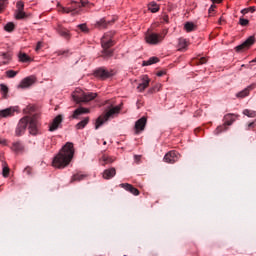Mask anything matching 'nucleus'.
<instances>
[{"instance_id":"10","label":"nucleus","mask_w":256,"mask_h":256,"mask_svg":"<svg viewBox=\"0 0 256 256\" xmlns=\"http://www.w3.org/2000/svg\"><path fill=\"white\" fill-rule=\"evenodd\" d=\"M36 82H37V78L35 76H28L20 82V84L18 85V88L27 89L31 87V85H34V83Z\"/></svg>"},{"instance_id":"8","label":"nucleus","mask_w":256,"mask_h":256,"mask_svg":"<svg viewBox=\"0 0 256 256\" xmlns=\"http://www.w3.org/2000/svg\"><path fill=\"white\" fill-rule=\"evenodd\" d=\"M255 44V37L254 36H250L246 39L245 42H243L242 44L238 45L235 47V51L237 53H241V51H244V49H249V47H251L252 45Z\"/></svg>"},{"instance_id":"58","label":"nucleus","mask_w":256,"mask_h":256,"mask_svg":"<svg viewBox=\"0 0 256 256\" xmlns=\"http://www.w3.org/2000/svg\"><path fill=\"white\" fill-rule=\"evenodd\" d=\"M8 63H9V60H6V61L0 62V65H8Z\"/></svg>"},{"instance_id":"52","label":"nucleus","mask_w":256,"mask_h":256,"mask_svg":"<svg viewBox=\"0 0 256 256\" xmlns=\"http://www.w3.org/2000/svg\"><path fill=\"white\" fill-rule=\"evenodd\" d=\"M251 12V13H255V11H256V8H255V6H251V7H249L248 8V12Z\"/></svg>"},{"instance_id":"63","label":"nucleus","mask_w":256,"mask_h":256,"mask_svg":"<svg viewBox=\"0 0 256 256\" xmlns=\"http://www.w3.org/2000/svg\"><path fill=\"white\" fill-rule=\"evenodd\" d=\"M124 256H127V255H124Z\"/></svg>"},{"instance_id":"24","label":"nucleus","mask_w":256,"mask_h":256,"mask_svg":"<svg viewBox=\"0 0 256 256\" xmlns=\"http://www.w3.org/2000/svg\"><path fill=\"white\" fill-rule=\"evenodd\" d=\"M35 111H37V106L29 104L28 106H26L23 109V113L25 115H33V113H35Z\"/></svg>"},{"instance_id":"33","label":"nucleus","mask_w":256,"mask_h":256,"mask_svg":"<svg viewBox=\"0 0 256 256\" xmlns=\"http://www.w3.org/2000/svg\"><path fill=\"white\" fill-rule=\"evenodd\" d=\"M15 19H17V20L27 19V13H25L24 10H16L15 11Z\"/></svg>"},{"instance_id":"6","label":"nucleus","mask_w":256,"mask_h":256,"mask_svg":"<svg viewBox=\"0 0 256 256\" xmlns=\"http://www.w3.org/2000/svg\"><path fill=\"white\" fill-rule=\"evenodd\" d=\"M163 39H165V36L157 33H151L145 37V41L148 45H159Z\"/></svg>"},{"instance_id":"54","label":"nucleus","mask_w":256,"mask_h":256,"mask_svg":"<svg viewBox=\"0 0 256 256\" xmlns=\"http://www.w3.org/2000/svg\"><path fill=\"white\" fill-rule=\"evenodd\" d=\"M41 47H42V43L38 42L36 45V51H39V49H41Z\"/></svg>"},{"instance_id":"50","label":"nucleus","mask_w":256,"mask_h":256,"mask_svg":"<svg viewBox=\"0 0 256 256\" xmlns=\"http://www.w3.org/2000/svg\"><path fill=\"white\" fill-rule=\"evenodd\" d=\"M134 161L139 163V161H141V155H134Z\"/></svg>"},{"instance_id":"20","label":"nucleus","mask_w":256,"mask_h":256,"mask_svg":"<svg viewBox=\"0 0 256 256\" xmlns=\"http://www.w3.org/2000/svg\"><path fill=\"white\" fill-rule=\"evenodd\" d=\"M115 175H117V170L115 168H109L104 170L103 172V179H113V177H115Z\"/></svg>"},{"instance_id":"48","label":"nucleus","mask_w":256,"mask_h":256,"mask_svg":"<svg viewBox=\"0 0 256 256\" xmlns=\"http://www.w3.org/2000/svg\"><path fill=\"white\" fill-rule=\"evenodd\" d=\"M205 63H207V58H205V57L200 58L199 64L200 65H205Z\"/></svg>"},{"instance_id":"60","label":"nucleus","mask_w":256,"mask_h":256,"mask_svg":"<svg viewBox=\"0 0 256 256\" xmlns=\"http://www.w3.org/2000/svg\"><path fill=\"white\" fill-rule=\"evenodd\" d=\"M221 21H222V18H220V19H219L218 23H220V24H221Z\"/></svg>"},{"instance_id":"46","label":"nucleus","mask_w":256,"mask_h":256,"mask_svg":"<svg viewBox=\"0 0 256 256\" xmlns=\"http://www.w3.org/2000/svg\"><path fill=\"white\" fill-rule=\"evenodd\" d=\"M81 5H78V7H87L89 5V0H81Z\"/></svg>"},{"instance_id":"55","label":"nucleus","mask_w":256,"mask_h":256,"mask_svg":"<svg viewBox=\"0 0 256 256\" xmlns=\"http://www.w3.org/2000/svg\"><path fill=\"white\" fill-rule=\"evenodd\" d=\"M251 127H255V122H250V123L248 124V128L251 129Z\"/></svg>"},{"instance_id":"49","label":"nucleus","mask_w":256,"mask_h":256,"mask_svg":"<svg viewBox=\"0 0 256 256\" xmlns=\"http://www.w3.org/2000/svg\"><path fill=\"white\" fill-rule=\"evenodd\" d=\"M217 6L215 5V4H212L211 6H210V8H209V10H208V13H213V11H215V8H216Z\"/></svg>"},{"instance_id":"9","label":"nucleus","mask_w":256,"mask_h":256,"mask_svg":"<svg viewBox=\"0 0 256 256\" xmlns=\"http://www.w3.org/2000/svg\"><path fill=\"white\" fill-rule=\"evenodd\" d=\"M61 123H63V115L59 114L49 124L48 131L51 133H53V131H57V129L61 128Z\"/></svg>"},{"instance_id":"5","label":"nucleus","mask_w":256,"mask_h":256,"mask_svg":"<svg viewBox=\"0 0 256 256\" xmlns=\"http://www.w3.org/2000/svg\"><path fill=\"white\" fill-rule=\"evenodd\" d=\"M29 125V116L22 117L15 130L16 137H21V135H25V131H27V127Z\"/></svg>"},{"instance_id":"36","label":"nucleus","mask_w":256,"mask_h":256,"mask_svg":"<svg viewBox=\"0 0 256 256\" xmlns=\"http://www.w3.org/2000/svg\"><path fill=\"white\" fill-rule=\"evenodd\" d=\"M5 31H7L8 33H11L13 31H15V24L13 22H8L5 27H4Z\"/></svg>"},{"instance_id":"19","label":"nucleus","mask_w":256,"mask_h":256,"mask_svg":"<svg viewBox=\"0 0 256 256\" xmlns=\"http://www.w3.org/2000/svg\"><path fill=\"white\" fill-rule=\"evenodd\" d=\"M149 81L150 80L148 75L143 76L142 83L137 86V89L140 91V93H143V91L149 87Z\"/></svg>"},{"instance_id":"16","label":"nucleus","mask_w":256,"mask_h":256,"mask_svg":"<svg viewBox=\"0 0 256 256\" xmlns=\"http://www.w3.org/2000/svg\"><path fill=\"white\" fill-rule=\"evenodd\" d=\"M87 113H90V110L85 107H79L76 110H74L72 119H79L80 115H87Z\"/></svg>"},{"instance_id":"39","label":"nucleus","mask_w":256,"mask_h":256,"mask_svg":"<svg viewBox=\"0 0 256 256\" xmlns=\"http://www.w3.org/2000/svg\"><path fill=\"white\" fill-rule=\"evenodd\" d=\"M83 179H85V175H83V174H74L72 176L71 183H73L75 181H83Z\"/></svg>"},{"instance_id":"32","label":"nucleus","mask_w":256,"mask_h":256,"mask_svg":"<svg viewBox=\"0 0 256 256\" xmlns=\"http://www.w3.org/2000/svg\"><path fill=\"white\" fill-rule=\"evenodd\" d=\"M183 49H187V40L185 38H179L178 51H183Z\"/></svg>"},{"instance_id":"14","label":"nucleus","mask_w":256,"mask_h":256,"mask_svg":"<svg viewBox=\"0 0 256 256\" xmlns=\"http://www.w3.org/2000/svg\"><path fill=\"white\" fill-rule=\"evenodd\" d=\"M147 125V117L143 116L135 122V131L139 133L140 131H145V127Z\"/></svg>"},{"instance_id":"26","label":"nucleus","mask_w":256,"mask_h":256,"mask_svg":"<svg viewBox=\"0 0 256 256\" xmlns=\"http://www.w3.org/2000/svg\"><path fill=\"white\" fill-rule=\"evenodd\" d=\"M111 23H113V20L106 22L104 18H102L96 22V27H99V29H107V25H111Z\"/></svg>"},{"instance_id":"56","label":"nucleus","mask_w":256,"mask_h":256,"mask_svg":"<svg viewBox=\"0 0 256 256\" xmlns=\"http://www.w3.org/2000/svg\"><path fill=\"white\" fill-rule=\"evenodd\" d=\"M212 3H222L223 0H210Z\"/></svg>"},{"instance_id":"59","label":"nucleus","mask_w":256,"mask_h":256,"mask_svg":"<svg viewBox=\"0 0 256 256\" xmlns=\"http://www.w3.org/2000/svg\"><path fill=\"white\" fill-rule=\"evenodd\" d=\"M65 53H67V51H58V55H65Z\"/></svg>"},{"instance_id":"37","label":"nucleus","mask_w":256,"mask_h":256,"mask_svg":"<svg viewBox=\"0 0 256 256\" xmlns=\"http://www.w3.org/2000/svg\"><path fill=\"white\" fill-rule=\"evenodd\" d=\"M243 115H246V117L255 118L256 117V111L245 109V110H243Z\"/></svg>"},{"instance_id":"13","label":"nucleus","mask_w":256,"mask_h":256,"mask_svg":"<svg viewBox=\"0 0 256 256\" xmlns=\"http://www.w3.org/2000/svg\"><path fill=\"white\" fill-rule=\"evenodd\" d=\"M28 130L30 135H39V129H37V120L35 118L29 117V122H28Z\"/></svg>"},{"instance_id":"27","label":"nucleus","mask_w":256,"mask_h":256,"mask_svg":"<svg viewBox=\"0 0 256 256\" xmlns=\"http://www.w3.org/2000/svg\"><path fill=\"white\" fill-rule=\"evenodd\" d=\"M0 91L2 93V99H7L9 97V87L5 84H0Z\"/></svg>"},{"instance_id":"45","label":"nucleus","mask_w":256,"mask_h":256,"mask_svg":"<svg viewBox=\"0 0 256 256\" xmlns=\"http://www.w3.org/2000/svg\"><path fill=\"white\" fill-rule=\"evenodd\" d=\"M7 0H0V13H3V10L5 9V2Z\"/></svg>"},{"instance_id":"40","label":"nucleus","mask_w":256,"mask_h":256,"mask_svg":"<svg viewBox=\"0 0 256 256\" xmlns=\"http://www.w3.org/2000/svg\"><path fill=\"white\" fill-rule=\"evenodd\" d=\"M17 71L15 70H8L6 71V77H8V79H13V77H17Z\"/></svg>"},{"instance_id":"3","label":"nucleus","mask_w":256,"mask_h":256,"mask_svg":"<svg viewBox=\"0 0 256 256\" xmlns=\"http://www.w3.org/2000/svg\"><path fill=\"white\" fill-rule=\"evenodd\" d=\"M239 119L238 114L228 113L224 116V123L216 128L214 131L215 135H219V133H223V131H227V127H231L234 121Z\"/></svg>"},{"instance_id":"11","label":"nucleus","mask_w":256,"mask_h":256,"mask_svg":"<svg viewBox=\"0 0 256 256\" xmlns=\"http://www.w3.org/2000/svg\"><path fill=\"white\" fill-rule=\"evenodd\" d=\"M179 161V153L177 151L171 150L164 156L165 163H177Z\"/></svg>"},{"instance_id":"47","label":"nucleus","mask_w":256,"mask_h":256,"mask_svg":"<svg viewBox=\"0 0 256 256\" xmlns=\"http://www.w3.org/2000/svg\"><path fill=\"white\" fill-rule=\"evenodd\" d=\"M61 11H62V13H71L73 11V9L62 7Z\"/></svg>"},{"instance_id":"51","label":"nucleus","mask_w":256,"mask_h":256,"mask_svg":"<svg viewBox=\"0 0 256 256\" xmlns=\"http://www.w3.org/2000/svg\"><path fill=\"white\" fill-rule=\"evenodd\" d=\"M0 145H3V146L7 145V140L0 138Z\"/></svg>"},{"instance_id":"61","label":"nucleus","mask_w":256,"mask_h":256,"mask_svg":"<svg viewBox=\"0 0 256 256\" xmlns=\"http://www.w3.org/2000/svg\"><path fill=\"white\" fill-rule=\"evenodd\" d=\"M103 145H107V142H106V141H104V142H103Z\"/></svg>"},{"instance_id":"25","label":"nucleus","mask_w":256,"mask_h":256,"mask_svg":"<svg viewBox=\"0 0 256 256\" xmlns=\"http://www.w3.org/2000/svg\"><path fill=\"white\" fill-rule=\"evenodd\" d=\"M155 63H159V58L157 57H150L148 60L142 62L143 67H148L149 65H155Z\"/></svg>"},{"instance_id":"30","label":"nucleus","mask_w":256,"mask_h":256,"mask_svg":"<svg viewBox=\"0 0 256 256\" xmlns=\"http://www.w3.org/2000/svg\"><path fill=\"white\" fill-rule=\"evenodd\" d=\"M23 149H25V147L21 142H14L12 144V151H14L15 153H19V151H23Z\"/></svg>"},{"instance_id":"44","label":"nucleus","mask_w":256,"mask_h":256,"mask_svg":"<svg viewBox=\"0 0 256 256\" xmlns=\"http://www.w3.org/2000/svg\"><path fill=\"white\" fill-rule=\"evenodd\" d=\"M239 24L242 26V27H247V25H249V20L245 19V18H240L239 19Z\"/></svg>"},{"instance_id":"43","label":"nucleus","mask_w":256,"mask_h":256,"mask_svg":"<svg viewBox=\"0 0 256 256\" xmlns=\"http://www.w3.org/2000/svg\"><path fill=\"white\" fill-rule=\"evenodd\" d=\"M78 27L82 31V33H89V28L87 27V24H79Z\"/></svg>"},{"instance_id":"15","label":"nucleus","mask_w":256,"mask_h":256,"mask_svg":"<svg viewBox=\"0 0 256 256\" xmlns=\"http://www.w3.org/2000/svg\"><path fill=\"white\" fill-rule=\"evenodd\" d=\"M120 187H122V189H125V191H129V193H131L132 195H139V189L135 188L133 185L129 184V183H122L120 184Z\"/></svg>"},{"instance_id":"1","label":"nucleus","mask_w":256,"mask_h":256,"mask_svg":"<svg viewBox=\"0 0 256 256\" xmlns=\"http://www.w3.org/2000/svg\"><path fill=\"white\" fill-rule=\"evenodd\" d=\"M74 155L75 147L73 146V142H67L53 158V167L56 169H65V167H68L69 163L73 161Z\"/></svg>"},{"instance_id":"38","label":"nucleus","mask_w":256,"mask_h":256,"mask_svg":"<svg viewBox=\"0 0 256 256\" xmlns=\"http://www.w3.org/2000/svg\"><path fill=\"white\" fill-rule=\"evenodd\" d=\"M161 87H162V85L158 83V84L154 85L152 88H150L148 90V93H150V94L157 93V92L161 91Z\"/></svg>"},{"instance_id":"42","label":"nucleus","mask_w":256,"mask_h":256,"mask_svg":"<svg viewBox=\"0 0 256 256\" xmlns=\"http://www.w3.org/2000/svg\"><path fill=\"white\" fill-rule=\"evenodd\" d=\"M0 57L5 59L6 61H11V54L9 52H1Z\"/></svg>"},{"instance_id":"4","label":"nucleus","mask_w":256,"mask_h":256,"mask_svg":"<svg viewBox=\"0 0 256 256\" xmlns=\"http://www.w3.org/2000/svg\"><path fill=\"white\" fill-rule=\"evenodd\" d=\"M95 98H97V93L93 92H83L81 96H77L75 94L72 95V99L75 103H89V101H93Z\"/></svg>"},{"instance_id":"18","label":"nucleus","mask_w":256,"mask_h":256,"mask_svg":"<svg viewBox=\"0 0 256 256\" xmlns=\"http://www.w3.org/2000/svg\"><path fill=\"white\" fill-rule=\"evenodd\" d=\"M13 115H15V108L13 107L0 110V117L2 119H5L7 117H13Z\"/></svg>"},{"instance_id":"21","label":"nucleus","mask_w":256,"mask_h":256,"mask_svg":"<svg viewBox=\"0 0 256 256\" xmlns=\"http://www.w3.org/2000/svg\"><path fill=\"white\" fill-rule=\"evenodd\" d=\"M57 33L58 35H60V37H63V39H71V34L69 33V30L63 28L62 26H58Z\"/></svg>"},{"instance_id":"12","label":"nucleus","mask_w":256,"mask_h":256,"mask_svg":"<svg viewBox=\"0 0 256 256\" xmlns=\"http://www.w3.org/2000/svg\"><path fill=\"white\" fill-rule=\"evenodd\" d=\"M113 74L109 72L108 70H105V68H99L94 71V77H97L98 79H102V81H105V79H109V77H112Z\"/></svg>"},{"instance_id":"41","label":"nucleus","mask_w":256,"mask_h":256,"mask_svg":"<svg viewBox=\"0 0 256 256\" xmlns=\"http://www.w3.org/2000/svg\"><path fill=\"white\" fill-rule=\"evenodd\" d=\"M25 3L23 1H18L16 3V11H24Z\"/></svg>"},{"instance_id":"28","label":"nucleus","mask_w":256,"mask_h":256,"mask_svg":"<svg viewBox=\"0 0 256 256\" xmlns=\"http://www.w3.org/2000/svg\"><path fill=\"white\" fill-rule=\"evenodd\" d=\"M10 171H11V169H9V165L7 164V162L3 161L2 162V175H3V177H5V178L9 177Z\"/></svg>"},{"instance_id":"34","label":"nucleus","mask_w":256,"mask_h":256,"mask_svg":"<svg viewBox=\"0 0 256 256\" xmlns=\"http://www.w3.org/2000/svg\"><path fill=\"white\" fill-rule=\"evenodd\" d=\"M148 9L149 11H151V13H157V11H159V5H157V3L155 2H151L148 5Z\"/></svg>"},{"instance_id":"35","label":"nucleus","mask_w":256,"mask_h":256,"mask_svg":"<svg viewBox=\"0 0 256 256\" xmlns=\"http://www.w3.org/2000/svg\"><path fill=\"white\" fill-rule=\"evenodd\" d=\"M19 61H21V63H28V61H31V58L26 53H20Z\"/></svg>"},{"instance_id":"62","label":"nucleus","mask_w":256,"mask_h":256,"mask_svg":"<svg viewBox=\"0 0 256 256\" xmlns=\"http://www.w3.org/2000/svg\"><path fill=\"white\" fill-rule=\"evenodd\" d=\"M72 3H76L75 1H72Z\"/></svg>"},{"instance_id":"23","label":"nucleus","mask_w":256,"mask_h":256,"mask_svg":"<svg viewBox=\"0 0 256 256\" xmlns=\"http://www.w3.org/2000/svg\"><path fill=\"white\" fill-rule=\"evenodd\" d=\"M87 125H89V117H85L83 120L78 122L75 125V129H77V130L85 129V127H87Z\"/></svg>"},{"instance_id":"17","label":"nucleus","mask_w":256,"mask_h":256,"mask_svg":"<svg viewBox=\"0 0 256 256\" xmlns=\"http://www.w3.org/2000/svg\"><path fill=\"white\" fill-rule=\"evenodd\" d=\"M251 91H253V85H249L244 90L238 92L236 94V97L238 99H245V97H249V93H251Z\"/></svg>"},{"instance_id":"57","label":"nucleus","mask_w":256,"mask_h":256,"mask_svg":"<svg viewBox=\"0 0 256 256\" xmlns=\"http://www.w3.org/2000/svg\"><path fill=\"white\" fill-rule=\"evenodd\" d=\"M241 13L245 14V13H249V8H245L241 11Z\"/></svg>"},{"instance_id":"53","label":"nucleus","mask_w":256,"mask_h":256,"mask_svg":"<svg viewBox=\"0 0 256 256\" xmlns=\"http://www.w3.org/2000/svg\"><path fill=\"white\" fill-rule=\"evenodd\" d=\"M157 77H163V75H165V71H159L157 72Z\"/></svg>"},{"instance_id":"22","label":"nucleus","mask_w":256,"mask_h":256,"mask_svg":"<svg viewBox=\"0 0 256 256\" xmlns=\"http://www.w3.org/2000/svg\"><path fill=\"white\" fill-rule=\"evenodd\" d=\"M101 53H102L101 57H103V59H111V57L113 56L114 50L109 48H103Z\"/></svg>"},{"instance_id":"7","label":"nucleus","mask_w":256,"mask_h":256,"mask_svg":"<svg viewBox=\"0 0 256 256\" xmlns=\"http://www.w3.org/2000/svg\"><path fill=\"white\" fill-rule=\"evenodd\" d=\"M113 35H115V32H108L103 36L101 39V45L103 49H111V47L115 45V42L112 39Z\"/></svg>"},{"instance_id":"31","label":"nucleus","mask_w":256,"mask_h":256,"mask_svg":"<svg viewBox=\"0 0 256 256\" xmlns=\"http://www.w3.org/2000/svg\"><path fill=\"white\" fill-rule=\"evenodd\" d=\"M113 161H115V160L113 158H111V156H107V155H103L100 158V163H102L103 166L109 165V163H113Z\"/></svg>"},{"instance_id":"2","label":"nucleus","mask_w":256,"mask_h":256,"mask_svg":"<svg viewBox=\"0 0 256 256\" xmlns=\"http://www.w3.org/2000/svg\"><path fill=\"white\" fill-rule=\"evenodd\" d=\"M121 109H123V103L111 108L104 115L99 116L96 119L95 129H99V127H101V125H103L106 121H109L112 116L119 114V111H121Z\"/></svg>"},{"instance_id":"29","label":"nucleus","mask_w":256,"mask_h":256,"mask_svg":"<svg viewBox=\"0 0 256 256\" xmlns=\"http://www.w3.org/2000/svg\"><path fill=\"white\" fill-rule=\"evenodd\" d=\"M184 29L187 33H191V31H195L197 29V26L193 22H186Z\"/></svg>"}]
</instances>
